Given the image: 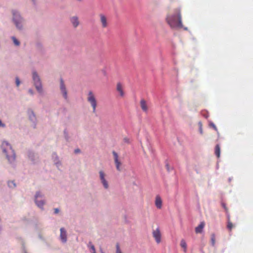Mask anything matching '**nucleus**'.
<instances>
[{"label": "nucleus", "mask_w": 253, "mask_h": 253, "mask_svg": "<svg viewBox=\"0 0 253 253\" xmlns=\"http://www.w3.org/2000/svg\"><path fill=\"white\" fill-rule=\"evenodd\" d=\"M166 20L171 28H181L183 27L181 10L179 8L174 9L172 13H168L166 18Z\"/></svg>", "instance_id": "nucleus-1"}, {"label": "nucleus", "mask_w": 253, "mask_h": 253, "mask_svg": "<svg viewBox=\"0 0 253 253\" xmlns=\"http://www.w3.org/2000/svg\"><path fill=\"white\" fill-rule=\"evenodd\" d=\"M1 148L2 153L6 157L8 162L10 164L14 165L16 160V154L11 144L6 141H3Z\"/></svg>", "instance_id": "nucleus-2"}, {"label": "nucleus", "mask_w": 253, "mask_h": 253, "mask_svg": "<svg viewBox=\"0 0 253 253\" xmlns=\"http://www.w3.org/2000/svg\"><path fill=\"white\" fill-rule=\"evenodd\" d=\"M12 22L16 29L19 31H23L26 28V21L22 17L20 13L15 10H12Z\"/></svg>", "instance_id": "nucleus-3"}, {"label": "nucleus", "mask_w": 253, "mask_h": 253, "mask_svg": "<svg viewBox=\"0 0 253 253\" xmlns=\"http://www.w3.org/2000/svg\"><path fill=\"white\" fill-rule=\"evenodd\" d=\"M87 100L92 106L93 112L95 113L97 106V101L94 94L91 91H90L88 93Z\"/></svg>", "instance_id": "nucleus-4"}, {"label": "nucleus", "mask_w": 253, "mask_h": 253, "mask_svg": "<svg viewBox=\"0 0 253 253\" xmlns=\"http://www.w3.org/2000/svg\"><path fill=\"white\" fill-rule=\"evenodd\" d=\"M33 80L37 91L39 92L42 91V86L40 79L36 73H33Z\"/></svg>", "instance_id": "nucleus-5"}, {"label": "nucleus", "mask_w": 253, "mask_h": 253, "mask_svg": "<svg viewBox=\"0 0 253 253\" xmlns=\"http://www.w3.org/2000/svg\"><path fill=\"white\" fill-rule=\"evenodd\" d=\"M35 202L38 207L42 208L43 206L45 203L43 200L42 195L40 192L36 193Z\"/></svg>", "instance_id": "nucleus-6"}, {"label": "nucleus", "mask_w": 253, "mask_h": 253, "mask_svg": "<svg viewBox=\"0 0 253 253\" xmlns=\"http://www.w3.org/2000/svg\"><path fill=\"white\" fill-rule=\"evenodd\" d=\"M152 235L156 243L157 244H159L161 242L162 237L160 229L159 228H157L156 229L153 230L152 232Z\"/></svg>", "instance_id": "nucleus-7"}, {"label": "nucleus", "mask_w": 253, "mask_h": 253, "mask_svg": "<svg viewBox=\"0 0 253 253\" xmlns=\"http://www.w3.org/2000/svg\"><path fill=\"white\" fill-rule=\"evenodd\" d=\"M113 155L114 158L115 164L116 167V169L118 170L121 171V166L122 165L121 162L119 160V156L115 151H113Z\"/></svg>", "instance_id": "nucleus-8"}, {"label": "nucleus", "mask_w": 253, "mask_h": 253, "mask_svg": "<svg viewBox=\"0 0 253 253\" xmlns=\"http://www.w3.org/2000/svg\"><path fill=\"white\" fill-rule=\"evenodd\" d=\"M99 176H100V179L101 180V183L103 185L105 188L107 189L109 187L107 181L105 178V174L104 172L101 170L99 171Z\"/></svg>", "instance_id": "nucleus-9"}, {"label": "nucleus", "mask_w": 253, "mask_h": 253, "mask_svg": "<svg viewBox=\"0 0 253 253\" xmlns=\"http://www.w3.org/2000/svg\"><path fill=\"white\" fill-rule=\"evenodd\" d=\"M100 21L101 24V27L103 28H107L108 26L107 17L102 14L99 15Z\"/></svg>", "instance_id": "nucleus-10"}, {"label": "nucleus", "mask_w": 253, "mask_h": 253, "mask_svg": "<svg viewBox=\"0 0 253 253\" xmlns=\"http://www.w3.org/2000/svg\"><path fill=\"white\" fill-rule=\"evenodd\" d=\"M60 89L63 94L64 97L65 99L67 98V92L65 87V86L64 84V82L62 79H61L60 81Z\"/></svg>", "instance_id": "nucleus-11"}, {"label": "nucleus", "mask_w": 253, "mask_h": 253, "mask_svg": "<svg viewBox=\"0 0 253 253\" xmlns=\"http://www.w3.org/2000/svg\"><path fill=\"white\" fill-rule=\"evenodd\" d=\"M60 239L62 242L65 243L67 241V233L66 231L64 228L60 229Z\"/></svg>", "instance_id": "nucleus-12"}, {"label": "nucleus", "mask_w": 253, "mask_h": 253, "mask_svg": "<svg viewBox=\"0 0 253 253\" xmlns=\"http://www.w3.org/2000/svg\"><path fill=\"white\" fill-rule=\"evenodd\" d=\"M70 21L74 28H77L80 24L79 18L77 16H73L70 18Z\"/></svg>", "instance_id": "nucleus-13"}, {"label": "nucleus", "mask_w": 253, "mask_h": 253, "mask_svg": "<svg viewBox=\"0 0 253 253\" xmlns=\"http://www.w3.org/2000/svg\"><path fill=\"white\" fill-rule=\"evenodd\" d=\"M205 225L204 222H201L200 224L196 227L195 232L196 233H201L203 231V229Z\"/></svg>", "instance_id": "nucleus-14"}, {"label": "nucleus", "mask_w": 253, "mask_h": 253, "mask_svg": "<svg viewBox=\"0 0 253 253\" xmlns=\"http://www.w3.org/2000/svg\"><path fill=\"white\" fill-rule=\"evenodd\" d=\"M155 205L157 208L161 209L162 206V201L160 197L157 196L156 198Z\"/></svg>", "instance_id": "nucleus-15"}, {"label": "nucleus", "mask_w": 253, "mask_h": 253, "mask_svg": "<svg viewBox=\"0 0 253 253\" xmlns=\"http://www.w3.org/2000/svg\"><path fill=\"white\" fill-rule=\"evenodd\" d=\"M140 106L142 110L144 112H147L148 110V107L146 101L144 99H141L140 101Z\"/></svg>", "instance_id": "nucleus-16"}, {"label": "nucleus", "mask_w": 253, "mask_h": 253, "mask_svg": "<svg viewBox=\"0 0 253 253\" xmlns=\"http://www.w3.org/2000/svg\"><path fill=\"white\" fill-rule=\"evenodd\" d=\"M117 90L119 92L120 95L122 97H123L124 96V92L123 91V88L122 85L121 83H119L117 84Z\"/></svg>", "instance_id": "nucleus-17"}, {"label": "nucleus", "mask_w": 253, "mask_h": 253, "mask_svg": "<svg viewBox=\"0 0 253 253\" xmlns=\"http://www.w3.org/2000/svg\"><path fill=\"white\" fill-rule=\"evenodd\" d=\"M180 246L181 248L183 249V251L184 252H186L187 250V244L185 241L183 239L181 240L180 241Z\"/></svg>", "instance_id": "nucleus-18"}, {"label": "nucleus", "mask_w": 253, "mask_h": 253, "mask_svg": "<svg viewBox=\"0 0 253 253\" xmlns=\"http://www.w3.org/2000/svg\"><path fill=\"white\" fill-rule=\"evenodd\" d=\"M8 186L11 189H14L16 187V183L13 180L8 181L7 182Z\"/></svg>", "instance_id": "nucleus-19"}, {"label": "nucleus", "mask_w": 253, "mask_h": 253, "mask_svg": "<svg viewBox=\"0 0 253 253\" xmlns=\"http://www.w3.org/2000/svg\"><path fill=\"white\" fill-rule=\"evenodd\" d=\"M220 148L218 144H217L215 148V154L217 158L220 157Z\"/></svg>", "instance_id": "nucleus-20"}, {"label": "nucleus", "mask_w": 253, "mask_h": 253, "mask_svg": "<svg viewBox=\"0 0 253 253\" xmlns=\"http://www.w3.org/2000/svg\"><path fill=\"white\" fill-rule=\"evenodd\" d=\"M227 220H228L227 225V228L230 231H231L232 228L233 227V225L232 223L231 222V221L230 220V216H229V215H228V216H227Z\"/></svg>", "instance_id": "nucleus-21"}, {"label": "nucleus", "mask_w": 253, "mask_h": 253, "mask_svg": "<svg viewBox=\"0 0 253 253\" xmlns=\"http://www.w3.org/2000/svg\"><path fill=\"white\" fill-rule=\"evenodd\" d=\"M13 42V44L16 46H19L20 44V42H19V41L15 37L13 36L11 38Z\"/></svg>", "instance_id": "nucleus-22"}, {"label": "nucleus", "mask_w": 253, "mask_h": 253, "mask_svg": "<svg viewBox=\"0 0 253 253\" xmlns=\"http://www.w3.org/2000/svg\"><path fill=\"white\" fill-rule=\"evenodd\" d=\"M88 247L90 249V252L91 253H96L95 249L94 246L91 244V242H89L88 244Z\"/></svg>", "instance_id": "nucleus-23"}, {"label": "nucleus", "mask_w": 253, "mask_h": 253, "mask_svg": "<svg viewBox=\"0 0 253 253\" xmlns=\"http://www.w3.org/2000/svg\"><path fill=\"white\" fill-rule=\"evenodd\" d=\"M221 206L224 208V209L226 213L227 216H228V215H229V213H228V209L227 207H226V204L224 203H222Z\"/></svg>", "instance_id": "nucleus-24"}, {"label": "nucleus", "mask_w": 253, "mask_h": 253, "mask_svg": "<svg viewBox=\"0 0 253 253\" xmlns=\"http://www.w3.org/2000/svg\"><path fill=\"white\" fill-rule=\"evenodd\" d=\"M15 83L17 87H18L20 84V81L18 77H16L15 78Z\"/></svg>", "instance_id": "nucleus-25"}, {"label": "nucleus", "mask_w": 253, "mask_h": 253, "mask_svg": "<svg viewBox=\"0 0 253 253\" xmlns=\"http://www.w3.org/2000/svg\"><path fill=\"white\" fill-rule=\"evenodd\" d=\"M211 241L212 245L213 246H214L215 244V236L214 234H212L211 235Z\"/></svg>", "instance_id": "nucleus-26"}, {"label": "nucleus", "mask_w": 253, "mask_h": 253, "mask_svg": "<svg viewBox=\"0 0 253 253\" xmlns=\"http://www.w3.org/2000/svg\"><path fill=\"white\" fill-rule=\"evenodd\" d=\"M116 253H122V252L120 249L119 245V244H117L116 245Z\"/></svg>", "instance_id": "nucleus-27"}, {"label": "nucleus", "mask_w": 253, "mask_h": 253, "mask_svg": "<svg viewBox=\"0 0 253 253\" xmlns=\"http://www.w3.org/2000/svg\"><path fill=\"white\" fill-rule=\"evenodd\" d=\"M5 124L3 123L1 120H0V127L4 128L5 127Z\"/></svg>", "instance_id": "nucleus-28"}, {"label": "nucleus", "mask_w": 253, "mask_h": 253, "mask_svg": "<svg viewBox=\"0 0 253 253\" xmlns=\"http://www.w3.org/2000/svg\"><path fill=\"white\" fill-rule=\"evenodd\" d=\"M59 212V210L58 209H54V212L55 213H57Z\"/></svg>", "instance_id": "nucleus-29"}, {"label": "nucleus", "mask_w": 253, "mask_h": 253, "mask_svg": "<svg viewBox=\"0 0 253 253\" xmlns=\"http://www.w3.org/2000/svg\"><path fill=\"white\" fill-rule=\"evenodd\" d=\"M80 150L79 149H77L75 150V153H78L80 152Z\"/></svg>", "instance_id": "nucleus-30"}, {"label": "nucleus", "mask_w": 253, "mask_h": 253, "mask_svg": "<svg viewBox=\"0 0 253 253\" xmlns=\"http://www.w3.org/2000/svg\"><path fill=\"white\" fill-rule=\"evenodd\" d=\"M200 133H201V134H202V133H203V130H202V126H200Z\"/></svg>", "instance_id": "nucleus-31"}, {"label": "nucleus", "mask_w": 253, "mask_h": 253, "mask_svg": "<svg viewBox=\"0 0 253 253\" xmlns=\"http://www.w3.org/2000/svg\"><path fill=\"white\" fill-rule=\"evenodd\" d=\"M212 127H213V128H214L215 130H217V128H216V126H215L214 124H212Z\"/></svg>", "instance_id": "nucleus-32"}, {"label": "nucleus", "mask_w": 253, "mask_h": 253, "mask_svg": "<svg viewBox=\"0 0 253 253\" xmlns=\"http://www.w3.org/2000/svg\"><path fill=\"white\" fill-rule=\"evenodd\" d=\"M101 253H104L103 252H102V250H101Z\"/></svg>", "instance_id": "nucleus-33"}]
</instances>
